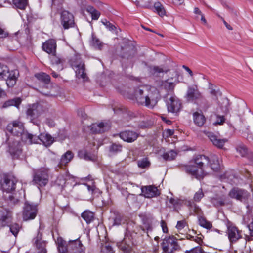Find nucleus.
I'll list each match as a JSON object with an SVG mask.
<instances>
[{
  "mask_svg": "<svg viewBox=\"0 0 253 253\" xmlns=\"http://www.w3.org/2000/svg\"><path fill=\"white\" fill-rule=\"evenodd\" d=\"M21 102V99L20 98H15L5 101L3 103L2 107L6 108L11 106H15L17 108H18Z\"/></svg>",
  "mask_w": 253,
  "mask_h": 253,
  "instance_id": "c756f323",
  "label": "nucleus"
},
{
  "mask_svg": "<svg viewBox=\"0 0 253 253\" xmlns=\"http://www.w3.org/2000/svg\"><path fill=\"white\" fill-rule=\"evenodd\" d=\"M35 76L39 81L45 84H48L50 80V76L43 72L36 74Z\"/></svg>",
  "mask_w": 253,
  "mask_h": 253,
  "instance_id": "2f4dec72",
  "label": "nucleus"
},
{
  "mask_svg": "<svg viewBox=\"0 0 253 253\" xmlns=\"http://www.w3.org/2000/svg\"><path fill=\"white\" fill-rule=\"evenodd\" d=\"M227 234L228 238L231 242H235L242 238L241 232L232 225L228 226Z\"/></svg>",
  "mask_w": 253,
  "mask_h": 253,
  "instance_id": "6ab92c4d",
  "label": "nucleus"
},
{
  "mask_svg": "<svg viewBox=\"0 0 253 253\" xmlns=\"http://www.w3.org/2000/svg\"><path fill=\"white\" fill-rule=\"evenodd\" d=\"M225 119L223 115H217L216 121L214 123L215 125H222L225 122Z\"/></svg>",
  "mask_w": 253,
  "mask_h": 253,
  "instance_id": "4d7b16f0",
  "label": "nucleus"
},
{
  "mask_svg": "<svg viewBox=\"0 0 253 253\" xmlns=\"http://www.w3.org/2000/svg\"><path fill=\"white\" fill-rule=\"evenodd\" d=\"M18 75V70L9 71L6 66L0 64V79L6 80V84L9 87H13L15 84Z\"/></svg>",
  "mask_w": 253,
  "mask_h": 253,
  "instance_id": "20e7f679",
  "label": "nucleus"
},
{
  "mask_svg": "<svg viewBox=\"0 0 253 253\" xmlns=\"http://www.w3.org/2000/svg\"><path fill=\"white\" fill-rule=\"evenodd\" d=\"M194 122L197 125L202 126L205 122V118L202 113L196 112L193 113Z\"/></svg>",
  "mask_w": 253,
  "mask_h": 253,
  "instance_id": "cd10ccee",
  "label": "nucleus"
},
{
  "mask_svg": "<svg viewBox=\"0 0 253 253\" xmlns=\"http://www.w3.org/2000/svg\"><path fill=\"white\" fill-rule=\"evenodd\" d=\"M154 7L161 17H163L166 15V12L163 5L160 2H156L154 4Z\"/></svg>",
  "mask_w": 253,
  "mask_h": 253,
  "instance_id": "f704fd0d",
  "label": "nucleus"
},
{
  "mask_svg": "<svg viewBox=\"0 0 253 253\" xmlns=\"http://www.w3.org/2000/svg\"><path fill=\"white\" fill-rule=\"evenodd\" d=\"M223 103L225 104V106L224 109H223V113L224 114H227L229 112V100L228 99H226L224 101Z\"/></svg>",
  "mask_w": 253,
  "mask_h": 253,
  "instance_id": "052dcab7",
  "label": "nucleus"
},
{
  "mask_svg": "<svg viewBox=\"0 0 253 253\" xmlns=\"http://www.w3.org/2000/svg\"><path fill=\"white\" fill-rule=\"evenodd\" d=\"M9 151L14 158H17L22 153V145L18 141H14L10 143L9 145Z\"/></svg>",
  "mask_w": 253,
  "mask_h": 253,
  "instance_id": "412c9836",
  "label": "nucleus"
},
{
  "mask_svg": "<svg viewBox=\"0 0 253 253\" xmlns=\"http://www.w3.org/2000/svg\"><path fill=\"white\" fill-rule=\"evenodd\" d=\"M163 250L165 253H173L179 250L180 247L174 236L166 237L162 243Z\"/></svg>",
  "mask_w": 253,
  "mask_h": 253,
  "instance_id": "0eeeda50",
  "label": "nucleus"
},
{
  "mask_svg": "<svg viewBox=\"0 0 253 253\" xmlns=\"http://www.w3.org/2000/svg\"><path fill=\"white\" fill-rule=\"evenodd\" d=\"M167 109L169 112L177 113L181 109V103L178 98L171 96L167 100Z\"/></svg>",
  "mask_w": 253,
  "mask_h": 253,
  "instance_id": "ddd939ff",
  "label": "nucleus"
},
{
  "mask_svg": "<svg viewBox=\"0 0 253 253\" xmlns=\"http://www.w3.org/2000/svg\"><path fill=\"white\" fill-rule=\"evenodd\" d=\"M74 155L71 151H67L63 154L60 159L59 165L60 167L65 166L73 158Z\"/></svg>",
  "mask_w": 253,
  "mask_h": 253,
  "instance_id": "bb28decb",
  "label": "nucleus"
},
{
  "mask_svg": "<svg viewBox=\"0 0 253 253\" xmlns=\"http://www.w3.org/2000/svg\"><path fill=\"white\" fill-rule=\"evenodd\" d=\"M87 187V189L88 192L92 195L95 194L96 193L99 192V189L97 188L94 185H89L87 184H85Z\"/></svg>",
  "mask_w": 253,
  "mask_h": 253,
  "instance_id": "8fccbe9b",
  "label": "nucleus"
},
{
  "mask_svg": "<svg viewBox=\"0 0 253 253\" xmlns=\"http://www.w3.org/2000/svg\"><path fill=\"white\" fill-rule=\"evenodd\" d=\"M184 0H172V3L175 5H180L183 3Z\"/></svg>",
  "mask_w": 253,
  "mask_h": 253,
  "instance_id": "e2e57ef3",
  "label": "nucleus"
},
{
  "mask_svg": "<svg viewBox=\"0 0 253 253\" xmlns=\"http://www.w3.org/2000/svg\"><path fill=\"white\" fill-rule=\"evenodd\" d=\"M22 140L29 144L39 143L41 141L46 147L50 146L54 142V138L49 134L43 133L37 136L28 132L22 135Z\"/></svg>",
  "mask_w": 253,
  "mask_h": 253,
  "instance_id": "7ed1b4c3",
  "label": "nucleus"
},
{
  "mask_svg": "<svg viewBox=\"0 0 253 253\" xmlns=\"http://www.w3.org/2000/svg\"><path fill=\"white\" fill-rule=\"evenodd\" d=\"M13 3L17 8L24 9L28 4V0H13Z\"/></svg>",
  "mask_w": 253,
  "mask_h": 253,
  "instance_id": "4c0bfd02",
  "label": "nucleus"
},
{
  "mask_svg": "<svg viewBox=\"0 0 253 253\" xmlns=\"http://www.w3.org/2000/svg\"><path fill=\"white\" fill-rule=\"evenodd\" d=\"M36 247L39 250L40 253H46L47 251L45 249L46 243L42 239H37L35 241Z\"/></svg>",
  "mask_w": 253,
  "mask_h": 253,
  "instance_id": "7c9ffc66",
  "label": "nucleus"
},
{
  "mask_svg": "<svg viewBox=\"0 0 253 253\" xmlns=\"http://www.w3.org/2000/svg\"><path fill=\"white\" fill-rule=\"evenodd\" d=\"M206 134L212 144L219 148H222L227 141V139H221L217 135L211 132H207Z\"/></svg>",
  "mask_w": 253,
  "mask_h": 253,
  "instance_id": "a211bd4d",
  "label": "nucleus"
},
{
  "mask_svg": "<svg viewBox=\"0 0 253 253\" xmlns=\"http://www.w3.org/2000/svg\"><path fill=\"white\" fill-rule=\"evenodd\" d=\"M7 131L14 135H18L19 134L23 135L25 132H23L24 126L22 122L18 120L14 121L12 123H9L6 127ZM22 139V135H21Z\"/></svg>",
  "mask_w": 253,
  "mask_h": 253,
  "instance_id": "4468645a",
  "label": "nucleus"
},
{
  "mask_svg": "<svg viewBox=\"0 0 253 253\" xmlns=\"http://www.w3.org/2000/svg\"><path fill=\"white\" fill-rule=\"evenodd\" d=\"M152 0H136V3L138 6L140 4V2L143 3V7L147 8H151L152 7Z\"/></svg>",
  "mask_w": 253,
  "mask_h": 253,
  "instance_id": "37998d69",
  "label": "nucleus"
},
{
  "mask_svg": "<svg viewBox=\"0 0 253 253\" xmlns=\"http://www.w3.org/2000/svg\"><path fill=\"white\" fill-rule=\"evenodd\" d=\"M185 98L189 102H195L196 100L201 99L202 98V95L198 90L197 86L193 85L188 86Z\"/></svg>",
  "mask_w": 253,
  "mask_h": 253,
  "instance_id": "9b49d317",
  "label": "nucleus"
},
{
  "mask_svg": "<svg viewBox=\"0 0 253 253\" xmlns=\"http://www.w3.org/2000/svg\"><path fill=\"white\" fill-rule=\"evenodd\" d=\"M185 253H203V251L201 247L197 246L189 251H186Z\"/></svg>",
  "mask_w": 253,
  "mask_h": 253,
  "instance_id": "5fc2aeb1",
  "label": "nucleus"
},
{
  "mask_svg": "<svg viewBox=\"0 0 253 253\" xmlns=\"http://www.w3.org/2000/svg\"><path fill=\"white\" fill-rule=\"evenodd\" d=\"M90 129L93 133H102L109 130L111 127L109 123H100L91 125Z\"/></svg>",
  "mask_w": 253,
  "mask_h": 253,
  "instance_id": "5701e85b",
  "label": "nucleus"
},
{
  "mask_svg": "<svg viewBox=\"0 0 253 253\" xmlns=\"http://www.w3.org/2000/svg\"><path fill=\"white\" fill-rule=\"evenodd\" d=\"M161 226H162L163 232L167 233L168 232V228L166 225L165 223L163 220L161 221Z\"/></svg>",
  "mask_w": 253,
  "mask_h": 253,
  "instance_id": "0e129e2a",
  "label": "nucleus"
},
{
  "mask_svg": "<svg viewBox=\"0 0 253 253\" xmlns=\"http://www.w3.org/2000/svg\"><path fill=\"white\" fill-rule=\"evenodd\" d=\"M142 229L144 231H146L147 235L149 236L148 232L152 230V221L149 219H144L143 224L142 225Z\"/></svg>",
  "mask_w": 253,
  "mask_h": 253,
  "instance_id": "e433bc0d",
  "label": "nucleus"
},
{
  "mask_svg": "<svg viewBox=\"0 0 253 253\" xmlns=\"http://www.w3.org/2000/svg\"><path fill=\"white\" fill-rule=\"evenodd\" d=\"M69 246L72 248V251L70 253H84V247L80 240L71 241Z\"/></svg>",
  "mask_w": 253,
  "mask_h": 253,
  "instance_id": "a878e982",
  "label": "nucleus"
},
{
  "mask_svg": "<svg viewBox=\"0 0 253 253\" xmlns=\"http://www.w3.org/2000/svg\"><path fill=\"white\" fill-rule=\"evenodd\" d=\"M248 228L251 232V235L253 236V222L250 223L248 226Z\"/></svg>",
  "mask_w": 253,
  "mask_h": 253,
  "instance_id": "69168bd1",
  "label": "nucleus"
},
{
  "mask_svg": "<svg viewBox=\"0 0 253 253\" xmlns=\"http://www.w3.org/2000/svg\"><path fill=\"white\" fill-rule=\"evenodd\" d=\"M229 196L232 198L242 201L248 199L249 193L243 189L233 188L229 192Z\"/></svg>",
  "mask_w": 253,
  "mask_h": 253,
  "instance_id": "dca6fc26",
  "label": "nucleus"
},
{
  "mask_svg": "<svg viewBox=\"0 0 253 253\" xmlns=\"http://www.w3.org/2000/svg\"><path fill=\"white\" fill-rule=\"evenodd\" d=\"M33 181L40 186H44L48 182V169L41 168L38 170L33 178Z\"/></svg>",
  "mask_w": 253,
  "mask_h": 253,
  "instance_id": "6e6552de",
  "label": "nucleus"
},
{
  "mask_svg": "<svg viewBox=\"0 0 253 253\" xmlns=\"http://www.w3.org/2000/svg\"><path fill=\"white\" fill-rule=\"evenodd\" d=\"M176 155L177 153L175 151L171 150L164 153L162 157L163 159L166 161H171L173 160L176 157Z\"/></svg>",
  "mask_w": 253,
  "mask_h": 253,
  "instance_id": "58836bf2",
  "label": "nucleus"
},
{
  "mask_svg": "<svg viewBox=\"0 0 253 253\" xmlns=\"http://www.w3.org/2000/svg\"><path fill=\"white\" fill-rule=\"evenodd\" d=\"M37 213L36 205H33L26 203L24 208L23 217L24 221L33 219Z\"/></svg>",
  "mask_w": 253,
  "mask_h": 253,
  "instance_id": "f8f14e48",
  "label": "nucleus"
},
{
  "mask_svg": "<svg viewBox=\"0 0 253 253\" xmlns=\"http://www.w3.org/2000/svg\"><path fill=\"white\" fill-rule=\"evenodd\" d=\"M12 213L7 209L0 210V227L8 226L11 222Z\"/></svg>",
  "mask_w": 253,
  "mask_h": 253,
  "instance_id": "f3484780",
  "label": "nucleus"
},
{
  "mask_svg": "<svg viewBox=\"0 0 253 253\" xmlns=\"http://www.w3.org/2000/svg\"><path fill=\"white\" fill-rule=\"evenodd\" d=\"M225 200L221 198H212L211 200V203L216 207H219L224 205Z\"/></svg>",
  "mask_w": 253,
  "mask_h": 253,
  "instance_id": "c03bdc74",
  "label": "nucleus"
},
{
  "mask_svg": "<svg viewBox=\"0 0 253 253\" xmlns=\"http://www.w3.org/2000/svg\"><path fill=\"white\" fill-rule=\"evenodd\" d=\"M186 223L184 220H181L177 222L176 227L178 230H181L186 226Z\"/></svg>",
  "mask_w": 253,
  "mask_h": 253,
  "instance_id": "bf43d9fd",
  "label": "nucleus"
},
{
  "mask_svg": "<svg viewBox=\"0 0 253 253\" xmlns=\"http://www.w3.org/2000/svg\"><path fill=\"white\" fill-rule=\"evenodd\" d=\"M237 151L241 155V156L244 157L248 153V149L247 147L243 145H241L237 148Z\"/></svg>",
  "mask_w": 253,
  "mask_h": 253,
  "instance_id": "a18cd8bd",
  "label": "nucleus"
},
{
  "mask_svg": "<svg viewBox=\"0 0 253 253\" xmlns=\"http://www.w3.org/2000/svg\"><path fill=\"white\" fill-rule=\"evenodd\" d=\"M71 65L75 70L76 76L78 78H82L84 81L87 80V77L85 72L84 64L80 60L76 58V61L72 60Z\"/></svg>",
  "mask_w": 253,
  "mask_h": 253,
  "instance_id": "9d476101",
  "label": "nucleus"
},
{
  "mask_svg": "<svg viewBox=\"0 0 253 253\" xmlns=\"http://www.w3.org/2000/svg\"><path fill=\"white\" fill-rule=\"evenodd\" d=\"M210 93L213 96L214 99H217L218 97L221 95V93L218 90L211 88Z\"/></svg>",
  "mask_w": 253,
  "mask_h": 253,
  "instance_id": "864d4df0",
  "label": "nucleus"
},
{
  "mask_svg": "<svg viewBox=\"0 0 253 253\" xmlns=\"http://www.w3.org/2000/svg\"><path fill=\"white\" fill-rule=\"evenodd\" d=\"M172 77L169 78L167 80L159 81L157 85L165 89L167 91H173L176 84L179 83V75L177 72H174Z\"/></svg>",
  "mask_w": 253,
  "mask_h": 253,
  "instance_id": "423d86ee",
  "label": "nucleus"
},
{
  "mask_svg": "<svg viewBox=\"0 0 253 253\" xmlns=\"http://www.w3.org/2000/svg\"><path fill=\"white\" fill-rule=\"evenodd\" d=\"M81 216L87 223H89L94 219V213L89 211H85L82 213Z\"/></svg>",
  "mask_w": 253,
  "mask_h": 253,
  "instance_id": "72a5a7b5",
  "label": "nucleus"
},
{
  "mask_svg": "<svg viewBox=\"0 0 253 253\" xmlns=\"http://www.w3.org/2000/svg\"><path fill=\"white\" fill-rule=\"evenodd\" d=\"M199 222L200 226L209 229L212 227V224L207 221L204 217H200L199 218Z\"/></svg>",
  "mask_w": 253,
  "mask_h": 253,
  "instance_id": "ea45409f",
  "label": "nucleus"
},
{
  "mask_svg": "<svg viewBox=\"0 0 253 253\" xmlns=\"http://www.w3.org/2000/svg\"><path fill=\"white\" fill-rule=\"evenodd\" d=\"M86 11L91 15L92 20H97L100 16V12L92 6H87Z\"/></svg>",
  "mask_w": 253,
  "mask_h": 253,
  "instance_id": "473e14b6",
  "label": "nucleus"
},
{
  "mask_svg": "<svg viewBox=\"0 0 253 253\" xmlns=\"http://www.w3.org/2000/svg\"><path fill=\"white\" fill-rule=\"evenodd\" d=\"M137 166L141 169L148 168L150 167L151 163L148 158H143L137 161Z\"/></svg>",
  "mask_w": 253,
  "mask_h": 253,
  "instance_id": "c9c22d12",
  "label": "nucleus"
},
{
  "mask_svg": "<svg viewBox=\"0 0 253 253\" xmlns=\"http://www.w3.org/2000/svg\"><path fill=\"white\" fill-rule=\"evenodd\" d=\"M210 163V167L211 169L213 171H217L220 168V165L219 163L218 158L216 155H213L211 157V160H209Z\"/></svg>",
  "mask_w": 253,
  "mask_h": 253,
  "instance_id": "c85d7f7f",
  "label": "nucleus"
},
{
  "mask_svg": "<svg viewBox=\"0 0 253 253\" xmlns=\"http://www.w3.org/2000/svg\"><path fill=\"white\" fill-rule=\"evenodd\" d=\"M79 155L81 158H84L85 160H92L91 156H89L88 154L85 151L82 150V151H79Z\"/></svg>",
  "mask_w": 253,
  "mask_h": 253,
  "instance_id": "603ef678",
  "label": "nucleus"
},
{
  "mask_svg": "<svg viewBox=\"0 0 253 253\" xmlns=\"http://www.w3.org/2000/svg\"><path fill=\"white\" fill-rule=\"evenodd\" d=\"M102 23L110 31H114L116 29L115 26L113 24L107 20L102 21Z\"/></svg>",
  "mask_w": 253,
  "mask_h": 253,
  "instance_id": "13d9d810",
  "label": "nucleus"
},
{
  "mask_svg": "<svg viewBox=\"0 0 253 253\" xmlns=\"http://www.w3.org/2000/svg\"><path fill=\"white\" fill-rule=\"evenodd\" d=\"M119 135L124 141L129 143L134 141L138 137V134L132 131H123L120 133Z\"/></svg>",
  "mask_w": 253,
  "mask_h": 253,
  "instance_id": "b1692460",
  "label": "nucleus"
},
{
  "mask_svg": "<svg viewBox=\"0 0 253 253\" xmlns=\"http://www.w3.org/2000/svg\"><path fill=\"white\" fill-rule=\"evenodd\" d=\"M48 108L43 103H36L29 105L26 111L27 115L31 120L37 118L39 116L45 112Z\"/></svg>",
  "mask_w": 253,
  "mask_h": 253,
  "instance_id": "39448f33",
  "label": "nucleus"
},
{
  "mask_svg": "<svg viewBox=\"0 0 253 253\" xmlns=\"http://www.w3.org/2000/svg\"><path fill=\"white\" fill-rule=\"evenodd\" d=\"M61 24L65 29L72 27L75 25L73 14L68 11H63L61 13Z\"/></svg>",
  "mask_w": 253,
  "mask_h": 253,
  "instance_id": "2eb2a0df",
  "label": "nucleus"
},
{
  "mask_svg": "<svg viewBox=\"0 0 253 253\" xmlns=\"http://www.w3.org/2000/svg\"><path fill=\"white\" fill-rule=\"evenodd\" d=\"M134 96L138 103L153 108L157 103L159 93L155 87L146 85L136 88Z\"/></svg>",
  "mask_w": 253,
  "mask_h": 253,
  "instance_id": "f257e3e1",
  "label": "nucleus"
},
{
  "mask_svg": "<svg viewBox=\"0 0 253 253\" xmlns=\"http://www.w3.org/2000/svg\"><path fill=\"white\" fill-rule=\"evenodd\" d=\"M42 49L49 54H55L56 49V42L54 39L47 40L42 46Z\"/></svg>",
  "mask_w": 253,
  "mask_h": 253,
  "instance_id": "4be33fe9",
  "label": "nucleus"
},
{
  "mask_svg": "<svg viewBox=\"0 0 253 253\" xmlns=\"http://www.w3.org/2000/svg\"><path fill=\"white\" fill-rule=\"evenodd\" d=\"M122 150V146L119 144H113L110 147V151L113 152H120Z\"/></svg>",
  "mask_w": 253,
  "mask_h": 253,
  "instance_id": "3c124183",
  "label": "nucleus"
},
{
  "mask_svg": "<svg viewBox=\"0 0 253 253\" xmlns=\"http://www.w3.org/2000/svg\"><path fill=\"white\" fill-rule=\"evenodd\" d=\"M169 201V203L173 206V208L175 209H176L178 208V206L181 203L180 200H176L172 198H170Z\"/></svg>",
  "mask_w": 253,
  "mask_h": 253,
  "instance_id": "6e6d98bb",
  "label": "nucleus"
},
{
  "mask_svg": "<svg viewBox=\"0 0 253 253\" xmlns=\"http://www.w3.org/2000/svg\"><path fill=\"white\" fill-rule=\"evenodd\" d=\"M92 38L91 44L92 46L95 48L100 49V47L101 46V43L99 40L94 37L93 36H92Z\"/></svg>",
  "mask_w": 253,
  "mask_h": 253,
  "instance_id": "09e8293b",
  "label": "nucleus"
},
{
  "mask_svg": "<svg viewBox=\"0 0 253 253\" xmlns=\"http://www.w3.org/2000/svg\"><path fill=\"white\" fill-rule=\"evenodd\" d=\"M20 225L17 223H15L10 226V230L14 236H16L20 230Z\"/></svg>",
  "mask_w": 253,
  "mask_h": 253,
  "instance_id": "49530a36",
  "label": "nucleus"
},
{
  "mask_svg": "<svg viewBox=\"0 0 253 253\" xmlns=\"http://www.w3.org/2000/svg\"><path fill=\"white\" fill-rule=\"evenodd\" d=\"M222 19V20L224 24V25L225 26V27L229 30H232L233 29L232 28V27L229 25L228 24L225 20L223 18H221Z\"/></svg>",
  "mask_w": 253,
  "mask_h": 253,
  "instance_id": "774afa93",
  "label": "nucleus"
},
{
  "mask_svg": "<svg viewBox=\"0 0 253 253\" xmlns=\"http://www.w3.org/2000/svg\"><path fill=\"white\" fill-rule=\"evenodd\" d=\"M187 238L191 240L195 241L197 242H198L199 241H200V238L197 237H194L193 236L189 235L188 236H187Z\"/></svg>",
  "mask_w": 253,
  "mask_h": 253,
  "instance_id": "338daca9",
  "label": "nucleus"
},
{
  "mask_svg": "<svg viewBox=\"0 0 253 253\" xmlns=\"http://www.w3.org/2000/svg\"><path fill=\"white\" fill-rule=\"evenodd\" d=\"M204 193L201 189H199L194 195V200L196 202H199L203 197Z\"/></svg>",
  "mask_w": 253,
  "mask_h": 253,
  "instance_id": "de8ad7c7",
  "label": "nucleus"
},
{
  "mask_svg": "<svg viewBox=\"0 0 253 253\" xmlns=\"http://www.w3.org/2000/svg\"><path fill=\"white\" fill-rule=\"evenodd\" d=\"M195 165L187 166L185 167V171L197 179H202L204 176L209 173L207 167H203L204 164L209 163V159L204 155H198L194 159Z\"/></svg>",
  "mask_w": 253,
  "mask_h": 253,
  "instance_id": "f03ea898",
  "label": "nucleus"
},
{
  "mask_svg": "<svg viewBox=\"0 0 253 253\" xmlns=\"http://www.w3.org/2000/svg\"><path fill=\"white\" fill-rule=\"evenodd\" d=\"M141 191L145 197L149 198L157 196L160 194L157 187L152 185L142 186Z\"/></svg>",
  "mask_w": 253,
  "mask_h": 253,
  "instance_id": "aec40b11",
  "label": "nucleus"
},
{
  "mask_svg": "<svg viewBox=\"0 0 253 253\" xmlns=\"http://www.w3.org/2000/svg\"><path fill=\"white\" fill-rule=\"evenodd\" d=\"M51 61L52 62L53 69L57 71H60L63 69V60L57 57L55 54H51Z\"/></svg>",
  "mask_w": 253,
  "mask_h": 253,
  "instance_id": "393cba45",
  "label": "nucleus"
},
{
  "mask_svg": "<svg viewBox=\"0 0 253 253\" xmlns=\"http://www.w3.org/2000/svg\"><path fill=\"white\" fill-rule=\"evenodd\" d=\"M184 204L189 207L191 210H193L195 212H198V211L200 210L199 208L192 201L186 200L184 202Z\"/></svg>",
  "mask_w": 253,
  "mask_h": 253,
  "instance_id": "79ce46f5",
  "label": "nucleus"
},
{
  "mask_svg": "<svg viewBox=\"0 0 253 253\" xmlns=\"http://www.w3.org/2000/svg\"><path fill=\"white\" fill-rule=\"evenodd\" d=\"M8 35V33L7 31H5L4 29H2L0 26V38H5Z\"/></svg>",
  "mask_w": 253,
  "mask_h": 253,
  "instance_id": "680f3d73",
  "label": "nucleus"
},
{
  "mask_svg": "<svg viewBox=\"0 0 253 253\" xmlns=\"http://www.w3.org/2000/svg\"><path fill=\"white\" fill-rule=\"evenodd\" d=\"M164 72V69L159 66H153L151 68V73L156 77H158L160 75V73H163Z\"/></svg>",
  "mask_w": 253,
  "mask_h": 253,
  "instance_id": "a19ab883",
  "label": "nucleus"
},
{
  "mask_svg": "<svg viewBox=\"0 0 253 253\" xmlns=\"http://www.w3.org/2000/svg\"><path fill=\"white\" fill-rule=\"evenodd\" d=\"M17 182V180L14 176L5 175L1 180V187L3 190L10 192L15 189Z\"/></svg>",
  "mask_w": 253,
  "mask_h": 253,
  "instance_id": "1a4fd4ad",
  "label": "nucleus"
}]
</instances>
